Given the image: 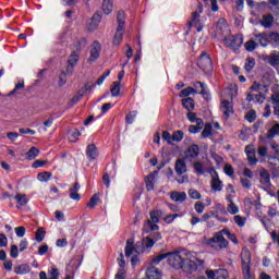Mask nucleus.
I'll return each mask as SVG.
<instances>
[{
	"label": "nucleus",
	"instance_id": "obj_62",
	"mask_svg": "<svg viewBox=\"0 0 279 279\" xmlns=\"http://www.w3.org/2000/svg\"><path fill=\"white\" fill-rule=\"evenodd\" d=\"M225 173L226 175H229V178H232V175H234V168H232L230 163H227L225 166Z\"/></svg>",
	"mask_w": 279,
	"mask_h": 279
},
{
	"label": "nucleus",
	"instance_id": "obj_9",
	"mask_svg": "<svg viewBox=\"0 0 279 279\" xmlns=\"http://www.w3.org/2000/svg\"><path fill=\"white\" fill-rule=\"evenodd\" d=\"M211 175V189L213 191L219 192L223 190V183L219 180V173L215 168L209 169Z\"/></svg>",
	"mask_w": 279,
	"mask_h": 279
},
{
	"label": "nucleus",
	"instance_id": "obj_52",
	"mask_svg": "<svg viewBox=\"0 0 279 279\" xmlns=\"http://www.w3.org/2000/svg\"><path fill=\"white\" fill-rule=\"evenodd\" d=\"M98 202H99V196H97V194H95L94 196H92V198L87 203V208H95L97 206Z\"/></svg>",
	"mask_w": 279,
	"mask_h": 279
},
{
	"label": "nucleus",
	"instance_id": "obj_2",
	"mask_svg": "<svg viewBox=\"0 0 279 279\" xmlns=\"http://www.w3.org/2000/svg\"><path fill=\"white\" fill-rule=\"evenodd\" d=\"M190 257L191 252L184 250L180 252L168 253V265L174 269H182Z\"/></svg>",
	"mask_w": 279,
	"mask_h": 279
},
{
	"label": "nucleus",
	"instance_id": "obj_14",
	"mask_svg": "<svg viewBox=\"0 0 279 279\" xmlns=\"http://www.w3.org/2000/svg\"><path fill=\"white\" fill-rule=\"evenodd\" d=\"M78 60H80V56L77 54V52L73 51L70 54V58L68 60V68H66L68 75H73V69L75 68V64H77Z\"/></svg>",
	"mask_w": 279,
	"mask_h": 279
},
{
	"label": "nucleus",
	"instance_id": "obj_25",
	"mask_svg": "<svg viewBox=\"0 0 279 279\" xmlns=\"http://www.w3.org/2000/svg\"><path fill=\"white\" fill-rule=\"evenodd\" d=\"M114 8V0H102V12L104 14H111Z\"/></svg>",
	"mask_w": 279,
	"mask_h": 279
},
{
	"label": "nucleus",
	"instance_id": "obj_39",
	"mask_svg": "<svg viewBox=\"0 0 279 279\" xmlns=\"http://www.w3.org/2000/svg\"><path fill=\"white\" fill-rule=\"evenodd\" d=\"M14 271L17 275L29 274V265H27V264L20 265L17 267H15Z\"/></svg>",
	"mask_w": 279,
	"mask_h": 279
},
{
	"label": "nucleus",
	"instance_id": "obj_37",
	"mask_svg": "<svg viewBox=\"0 0 279 279\" xmlns=\"http://www.w3.org/2000/svg\"><path fill=\"white\" fill-rule=\"evenodd\" d=\"M189 95H197V89L193 87H186L180 92L179 97H189Z\"/></svg>",
	"mask_w": 279,
	"mask_h": 279
},
{
	"label": "nucleus",
	"instance_id": "obj_41",
	"mask_svg": "<svg viewBox=\"0 0 279 279\" xmlns=\"http://www.w3.org/2000/svg\"><path fill=\"white\" fill-rule=\"evenodd\" d=\"M45 234H47V232L45 231L44 228H38L36 233H35V239L37 241V243H43V241H45Z\"/></svg>",
	"mask_w": 279,
	"mask_h": 279
},
{
	"label": "nucleus",
	"instance_id": "obj_60",
	"mask_svg": "<svg viewBox=\"0 0 279 279\" xmlns=\"http://www.w3.org/2000/svg\"><path fill=\"white\" fill-rule=\"evenodd\" d=\"M136 111H131L128 116H126V123H129V125H132L134 123V119H136Z\"/></svg>",
	"mask_w": 279,
	"mask_h": 279
},
{
	"label": "nucleus",
	"instance_id": "obj_11",
	"mask_svg": "<svg viewBox=\"0 0 279 279\" xmlns=\"http://www.w3.org/2000/svg\"><path fill=\"white\" fill-rule=\"evenodd\" d=\"M206 275L209 279H228L230 276L226 269L206 270Z\"/></svg>",
	"mask_w": 279,
	"mask_h": 279
},
{
	"label": "nucleus",
	"instance_id": "obj_31",
	"mask_svg": "<svg viewBox=\"0 0 279 279\" xmlns=\"http://www.w3.org/2000/svg\"><path fill=\"white\" fill-rule=\"evenodd\" d=\"M262 25L263 27H265V29H269V27L274 25V15H264L262 20Z\"/></svg>",
	"mask_w": 279,
	"mask_h": 279
},
{
	"label": "nucleus",
	"instance_id": "obj_49",
	"mask_svg": "<svg viewBox=\"0 0 279 279\" xmlns=\"http://www.w3.org/2000/svg\"><path fill=\"white\" fill-rule=\"evenodd\" d=\"M168 256H169L168 253L157 255L155 258H153L151 263L154 265H160V263H162V260H165V258H168Z\"/></svg>",
	"mask_w": 279,
	"mask_h": 279
},
{
	"label": "nucleus",
	"instance_id": "obj_19",
	"mask_svg": "<svg viewBox=\"0 0 279 279\" xmlns=\"http://www.w3.org/2000/svg\"><path fill=\"white\" fill-rule=\"evenodd\" d=\"M146 278L147 279H160V278H162V272H160V270L158 268L151 266L146 269Z\"/></svg>",
	"mask_w": 279,
	"mask_h": 279
},
{
	"label": "nucleus",
	"instance_id": "obj_5",
	"mask_svg": "<svg viewBox=\"0 0 279 279\" xmlns=\"http://www.w3.org/2000/svg\"><path fill=\"white\" fill-rule=\"evenodd\" d=\"M225 47L228 49H232V51H238L243 45V36L242 35H226L222 40Z\"/></svg>",
	"mask_w": 279,
	"mask_h": 279
},
{
	"label": "nucleus",
	"instance_id": "obj_20",
	"mask_svg": "<svg viewBox=\"0 0 279 279\" xmlns=\"http://www.w3.org/2000/svg\"><path fill=\"white\" fill-rule=\"evenodd\" d=\"M86 156L89 158V160H97L99 151L97 150V146H95V144L87 145Z\"/></svg>",
	"mask_w": 279,
	"mask_h": 279
},
{
	"label": "nucleus",
	"instance_id": "obj_46",
	"mask_svg": "<svg viewBox=\"0 0 279 279\" xmlns=\"http://www.w3.org/2000/svg\"><path fill=\"white\" fill-rule=\"evenodd\" d=\"M244 47H245L246 51L252 52L256 49V47H258V43L251 39V40L245 43Z\"/></svg>",
	"mask_w": 279,
	"mask_h": 279
},
{
	"label": "nucleus",
	"instance_id": "obj_22",
	"mask_svg": "<svg viewBox=\"0 0 279 279\" xmlns=\"http://www.w3.org/2000/svg\"><path fill=\"white\" fill-rule=\"evenodd\" d=\"M177 175H184L186 173V162L183 159H178L174 165Z\"/></svg>",
	"mask_w": 279,
	"mask_h": 279
},
{
	"label": "nucleus",
	"instance_id": "obj_3",
	"mask_svg": "<svg viewBox=\"0 0 279 279\" xmlns=\"http://www.w3.org/2000/svg\"><path fill=\"white\" fill-rule=\"evenodd\" d=\"M205 244L213 250H226L228 247V240L223 236V231H219L211 239L205 240Z\"/></svg>",
	"mask_w": 279,
	"mask_h": 279
},
{
	"label": "nucleus",
	"instance_id": "obj_42",
	"mask_svg": "<svg viewBox=\"0 0 279 279\" xmlns=\"http://www.w3.org/2000/svg\"><path fill=\"white\" fill-rule=\"evenodd\" d=\"M213 135V124L207 123L202 132V138H208V136Z\"/></svg>",
	"mask_w": 279,
	"mask_h": 279
},
{
	"label": "nucleus",
	"instance_id": "obj_61",
	"mask_svg": "<svg viewBox=\"0 0 279 279\" xmlns=\"http://www.w3.org/2000/svg\"><path fill=\"white\" fill-rule=\"evenodd\" d=\"M10 256L11 258H19V246L16 244L11 246Z\"/></svg>",
	"mask_w": 279,
	"mask_h": 279
},
{
	"label": "nucleus",
	"instance_id": "obj_12",
	"mask_svg": "<svg viewBox=\"0 0 279 279\" xmlns=\"http://www.w3.org/2000/svg\"><path fill=\"white\" fill-rule=\"evenodd\" d=\"M221 111L223 112L226 121H228L230 119V116L234 112V105L232 104V101L222 100Z\"/></svg>",
	"mask_w": 279,
	"mask_h": 279
},
{
	"label": "nucleus",
	"instance_id": "obj_36",
	"mask_svg": "<svg viewBox=\"0 0 279 279\" xmlns=\"http://www.w3.org/2000/svg\"><path fill=\"white\" fill-rule=\"evenodd\" d=\"M194 172L197 173V175H204L206 173V168H204V163L196 161L193 163Z\"/></svg>",
	"mask_w": 279,
	"mask_h": 279
},
{
	"label": "nucleus",
	"instance_id": "obj_21",
	"mask_svg": "<svg viewBox=\"0 0 279 279\" xmlns=\"http://www.w3.org/2000/svg\"><path fill=\"white\" fill-rule=\"evenodd\" d=\"M255 40L259 43L260 47H269V33L255 35Z\"/></svg>",
	"mask_w": 279,
	"mask_h": 279
},
{
	"label": "nucleus",
	"instance_id": "obj_23",
	"mask_svg": "<svg viewBox=\"0 0 279 279\" xmlns=\"http://www.w3.org/2000/svg\"><path fill=\"white\" fill-rule=\"evenodd\" d=\"M80 189V183H74L73 186L70 189V197L75 202H80V199L82 198L78 193Z\"/></svg>",
	"mask_w": 279,
	"mask_h": 279
},
{
	"label": "nucleus",
	"instance_id": "obj_53",
	"mask_svg": "<svg viewBox=\"0 0 279 279\" xmlns=\"http://www.w3.org/2000/svg\"><path fill=\"white\" fill-rule=\"evenodd\" d=\"M182 138H184V132L182 131H177L172 134V141H174V143H180Z\"/></svg>",
	"mask_w": 279,
	"mask_h": 279
},
{
	"label": "nucleus",
	"instance_id": "obj_57",
	"mask_svg": "<svg viewBox=\"0 0 279 279\" xmlns=\"http://www.w3.org/2000/svg\"><path fill=\"white\" fill-rule=\"evenodd\" d=\"M206 208V205H204V203L202 202H197L195 205H194V210L198 214V215H202V213H204V209Z\"/></svg>",
	"mask_w": 279,
	"mask_h": 279
},
{
	"label": "nucleus",
	"instance_id": "obj_63",
	"mask_svg": "<svg viewBox=\"0 0 279 279\" xmlns=\"http://www.w3.org/2000/svg\"><path fill=\"white\" fill-rule=\"evenodd\" d=\"M245 119L248 120L250 123H254V121H256V112L248 111L245 116Z\"/></svg>",
	"mask_w": 279,
	"mask_h": 279
},
{
	"label": "nucleus",
	"instance_id": "obj_43",
	"mask_svg": "<svg viewBox=\"0 0 279 279\" xmlns=\"http://www.w3.org/2000/svg\"><path fill=\"white\" fill-rule=\"evenodd\" d=\"M154 174H148L145 179L146 182V190L147 191H154Z\"/></svg>",
	"mask_w": 279,
	"mask_h": 279
},
{
	"label": "nucleus",
	"instance_id": "obj_24",
	"mask_svg": "<svg viewBox=\"0 0 279 279\" xmlns=\"http://www.w3.org/2000/svg\"><path fill=\"white\" fill-rule=\"evenodd\" d=\"M14 199L17 202V208H23V206H27L29 204V198L25 194H16Z\"/></svg>",
	"mask_w": 279,
	"mask_h": 279
},
{
	"label": "nucleus",
	"instance_id": "obj_18",
	"mask_svg": "<svg viewBox=\"0 0 279 279\" xmlns=\"http://www.w3.org/2000/svg\"><path fill=\"white\" fill-rule=\"evenodd\" d=\"M259 182L263 184V186H271V175H269V172L265 169L260 170L259 172Z\"/></svg>",
	"mask_w": 279,
	"mask_h": 279
},
{
	"label": "nucleus",
	"instance_id": "obj_44",
	"mask_svg": "<svg viewBox=\"0 0 279 279\" xmlns=\"http://www.w3.org/2000/svg\"><path fill=\"white\" fill-rule=\"evenodd\" d=\"M37 180L39 182H49V180H51V172H40L37 175Z\"/></svg>",
	"mask_w": 279,
	"mask_h": 279
},
{
	"label": "nucleus",
	"instance_id": "obj_16",
	"mask_svg": "<svg viewBox=\"0 0 279 279\" xmlns=\"http://www.w3.org/2000/svg\"><path fill=\"white\" fill-rule=\"evenodd\" d=\"M99 23H101V14L95 13L89 20V23L87 24V29L89 32H95V29L99 27Z\"/></svg>",
	"mask_w": 279,
	"mask_h": 279
},
{
	"label": "nucleus",
	"instance_id": "obj_45",
	"mask_svg": "<svg viewBox=\"0 0 279 279\" xmlns=\"http://www.w3.org/2000/svg\"><path fill=\"white\" fill-rule=\"evenodd\" d=\"M120 93H121V82H114L113 87L111 88V95L113 97H119Z\"/></svg>",
	"mask_w": 279,
	"mask_h": 279
},
{
	"label": "nucleus",
	"instance_id": "obj_56",
	"mask_svg": "<svg viewBox=\"0 0 279 279\" xmlns=\"http://www.w3.org/2000/svg\"><path fill=\"white\" fill-rule=\"evenodd\" d=\"M189 196L192 198V199H202V194H199V192L197 190H189Z\"/></svg>",
	"mask_w": 279,
	"mask_h": 279
},
{
	"label": "nucleus",
	"instance_id": "obj_40",
	"mask_svg": "<svg viewBox=\"0 0 279 279\" xmlns=\"http://www.w3.org/2000/svg\"><path fill=\"white\" fill-rule=\"evenodd\" d=\"M38 154H40V150L36 147H32L27 153H26V158L27 160H34L37 158Z\"/></svg>",
	"mask_w": 279,
	"mask_h": 279
},
{
	"label": "nucleus",
	"instance_id": "obj_34",
	"mask_svg": "<svg viewBox=\"0 0 279 279\" xmlns=\"http://www.w3.org/2000/svg\"><path fill=\"white\" fill-rule=\"evenodd\" d=\"M269 45L272 47H279V34L278 33H268Z\"/></svg>",
	"mask_w": 279,
	"mask_h": 279
},
{
	"label": "nucleus",
	"instance_id": "obj_32",
	"mask_svg": "<svg viewBox=\"0 0 279 279\" xmlns=\"http://www.w3.org/2000/svg\"><path fill=\"white\" fill-rule=\"evenodd\" d=\"M80 136H82V133L80 132V130L74 129L69 131L70 143H77Z\"/></svg>",
	"mask_w": 279,
	"mask_h": 279
},
{
	"label": "nucleus",
	"instance_id": "obj_13",
	"mask_svg": "<svg viewBox=\"0 0 279 279\" xmlns=\"http://www.w3.org/2000/svg\"><path fill=\"white\" fill-rule=\"evenodd\" d=\"M245 154L247 156V161L251 167H254L258 163V159H256V150L254 149V145H248L245 147Z\"/></svg>",
	"mask_w": 279,
	"mask_h": 279
},
{
	"label": "nucleus",
	"instance_id": "obj_1",
	"mask_svg": "<svg viewBox=\"0 0 279 279\" xmlns=\"http://www.w3.org/2000/svg\"><path fill=\"white\" fill-rule=\"evenodd\" d=\"M154 240L151 238H144L134 246V239H129L125 245V256L130 258L132 254H149V250L154 247Z\"/></svg>",
	"mask_w": 279,
	"mask_h": 279
},
{
	"label": "nucleus",
	"instance_id": "obj_59",
	"mask_svg": "<svg viewBox=\"0 0 279 279\" xmlns=\"http://www.w3.org/2000/svg\"><path fill=\"white\" fill-rule=\"evenodd\" d=\"M161 136L163 141H166L169 145H171V142L173 141V135H171L169 131H163Z\"/></svg>",
	"mask_w": 279,
	"mask_h": 279
},
{
	"label": "nucleus",
	"instance_id": "obj_15",
	"mask_svg": "<svg viewBox=\"0 0 279 279\" xmlns=\"http://www.w3.org/2000/svg\"><path fill=\"white\" fill-rule=\"evenodd\" d=\"M101 53V44L99 41H94L90 49V57L88 59L89 62H95L97 58H99Z\"/></svg>",
	"mask_w": 279,
	"mask_h": 279
},
{
	"label": "nucleus",
	"instance_id": "obj_47",
	"mask_svg": "<svg viewBox=\"0 0 279 279\" xmlns=\"http://www.w3.org/2000/svg\"><path fill=\"white\" fill-rule=\"evenodd\" d=\"M222 234H223V236H227V239H230V241H232V243H234L235 245H236V243H239L236 235L232 234L229 230L223 229Z\"/></svg>",
	"mask_w": 279,
	"mask_h": 279
},
{
	"label": "nucleus",
	"instance_id": "obj_26",
	"mask_svg": "<svg viewBox=\"0 0 279 279\" xmlns=\"http://www.w3.org/2000/svg\"><path fill=\"white\" fill-rule=\"evenodd\" d=\"M52 125H53V118H49L43 124H37L38 132L40 134H45V132H47V130H49V128H51Z\"/></svg>",
	"mask_w": 279,
	"mask_h": 279
},
{
	"label": "nucleus",
	"instance_id": "obj_48",
	"mask_svg": "<svg viewBox=\"0 0 279 279\" xmlns=\"http://www.w3.org/2000/svg\"><path fill=\"white\" fill-rule=\"evenodd\" d=\"M233 221L234 223H236V226H239V228H243V226H245V221H247V219L245 217H241L239 215L233 217Z\"/></svg>",
	"mask_w": 279,
	"mask_h": 279
},
{
	"label": "nucleus",
	"instance_id": "obj_17",
	"mask_svg": "<svg viewBox=\"0 0 279 279\" xmlns=\"http://www.w3.org/2000/svg\"><path fill=\"white\" fill-rule=\"evenodd\" d=\"M193 86L194 90H199L201 88V95L204 97V99H206V101H210V93L207 92L206 84L202 82H195Z\"/></svg>",
	"mask_w": 279,
	"mask_h": 279
},
{
	"label": "nucleus",
	"instance_id": "obj_50",
	"mask_svg": "<svg viewBox=\"0 0 279 279\" xmlns=\"http://www.w3.org/2000/svg\"><path fill=\"white\" fill-rule=\"evenodd\" d=\"M279 134V124H275L267 134V138H274V136Z\"/></svg>",
	"mask_w": 279,
	"mask_h": 279
},
{
	"label": "nucleus",
	"instance_id": "obj_4",
	"mask_svg": "<svg viewBox=\"0 0 279 279\" xmlns=\"http://www.w3.org/2000/svg\"><path fill=\"white\" fill-rule=\"evenodd\" d=\"M118 27L116 34L113 36V45H121V40H123L124 27H125V12L119 11L117 15Z\"/></svg>",
	"mask_w": 279,
	"mask_h": 279
},
{
	"label": "nucleus",
	"instance_id": "obj_54",
	"mask_svg": "<svg viewBox=\"0 0 279 279\" xmlns=\"http://www.w3.org/2000/svg\"><path fill=\"white\" fill-rule=\"evenodd\" d=\"M254 66H256V61H254L252 58H248L244 65L245 71L250 72L252 69H254Z\"/></svg>",
	"mask_w": 279,
	"mask_h": 279
},
{
	"label": "nucleus",
	"instance_id": "obj_29",
	"mask_svg": "<svg viewBox=\"0 0 279 279\" xmlns=\"http://www.w3.org/2000/svg\"><path fill=\"white\" fill-rule=\"evenodd\" d=\"M182 105L187 110V112H192V110H195V100L193 98L187 97L182 100Z\"/></svg>",
	"mask_w": 279,
	"mask_h": 279
},
{
	"label": "nucleus",
	"instance_id": "obj_8",
	"mask_svg": "<svg viewBox=\"0 0 279 279\" xmlns=\"http://www.w3.org/2000/svg\"><path fill=\"white\" fill-rule=\"evenodd\" d=\"M158 221H160V211L154 210L150 213V220H147L144 225V230L146 232H149L151 230L153 232L158 230Z\"/></svg>",
	"mask_w": 279,
	"mask_h": 279
},
{
	"label": "nucleus",
	"instance_id": "obj_30",
	"mask_svg": "<svg viewBox=\"0 0 279 279\" xmlns=\"http://www.w3.org/2000/svg\"><path fill=\"white\" fill-rule=\"evenodd\" d=\"M186 156H187L189 158H197V157L199 156V146H197V145H191V146L187 148Z\"/></svg>",
	"mask_w": 279,
	"mask_h": 279
},
{
	"label": "nucleus",
	"instance_id": "obj_27",
	"mask_svg": "<svg viewBox=\"0 0 279 279\" xmlns=\"http://www.w3.org/2000/svg\"><path fill=\"white\" fill-rule=\"evenodd\" d=\"M202 128H204V121L202 119L196 120V124L190 125L189 132L191 134H199L202 132Z\"/></svg>",
	"mask_w": 279,
	"mask_h": 279
},
{
	"label": "nucleus",
	"instance_id": "obj_55",
	"mask_svg": "<svg viewBox=\"0 0 279 279\" xmlns=\"http://www.w3.org/2000/svg\"><path fill=\"white\" fill-rule=\"evenodd\" d=\"M61 3L65 8H73V5H77V3H80V0H61Z\"/></svg>",
	"mask_w": 279,
	"mask_h": 279
},
{
	"label": "nucleus",
	"instance_id": "obj_28",
	"mask_svg": "<svg viewBox=\"0 0 279 279\" xmlns=\"http://www.w3.org/2000/svg\"><path fill=\"white\" fill-rule=\"evenodd\" d=\"M170 198L172 202H186V194L184 192H172Z\"/></svg>",
	"mask_w": 279,
	"mask_h": 279
},
{
	"label": "nucleus",
	"instance_id": "obj_10",
	"mask_svg": "<svg viewBox=\"0 0 279 279\" xmlns=\"http://www.w3.org/2000/svg\"><path fill=\"white\" fill-rule=\"evenodd\" d=\"M202 12H204V4H202V2H198V10L194 11L192 13L191 20L189 22V24L191 25V27H197V25H201V14Z\"/></svg>",
	"mask_w": 279,
	"mask_h": 279
},
{
	"label": "nucleus",
	"instance_id": "obj_51",
	"mask_svg": "<svg viewBox=\"0 0 279 279\" xmlns=\"http://www.w3.org/2000/svg\"><path fill=\"white\" fill-rule=\"evenodd\" d=\"M227 211L230 214V215H238L239 213V206H236V204L234 203H231L227 206Z\"/></svg>",
	"mask_w": 279,
	"mask_h": 279
},
{
	"label": "nucleus",
	"instance_id": "obj_58",
	"mask_svg": "<svg viewBox=\"0 0 279 279\" xmlns=\"http://www.w3.org/2000/svg\"><path fill=\"white\" fill-rule=\"evenodd\" d=\"M180 215L178 214H170L163 218L165 223H173V220L178 219Z\"/></svg>",
	"mask_w": 279,
	"mask_h": 279
},
{
	"label": "nucleus",
	"instance_id": "obj_6",
	"mask_svg": "<svg viewBox=\"0 0 279 279\" xmlns=\"http://www.w3.org/2000/svg\"><path fill=\"white\" fill-rule=\"evenodd\" d=\"M241 260H242V275L252 274V253L250 250L244 247L241 252Z\"/></svg>",
	"mask_w": 279,
	"mask_h": 279
},
{
	"label": "nucleus",
	"instance_id": "obj_7",
	"mask_svg": "<svg viewBox=\"0 0 279 279\" xmlns=\"http://www.w3.org/2000/svg\"><path fill=\"white\" fill-rule=\"evenodd\" d=\"M197 66H199L204 73H210L213 71V60L210 56L206 52H202L197 60Z\"/></svg>",
	"mask_w": 279,
	"mask_h": 279
},
{
	"label": "nucleus",
	"instance_id": "obj_33",
	"mask_svg": "<svg viewBox=\"0 0 279 279\" xmlns=\"http://www.w3.org/2000/svg\"><path fill=\"white\" fill-rule=\"evenodd\" d=\"M268 64H270V66L279 65V52H272L268 56Z\"/></svg>",
	"mask_w": 279,
	"mask_h": 279
},
{
	"label": "nucleus",
	"instance_id": "obj_38",
	"mask_svg": "<svg viewBox=\"0 0 279 279\" xmlns=\"http://www.w3.org/2000/svg\"><path fill=\"white\" fill-rule=\"evenodd\" d=\"M267 7L269 8V10H271V12H274V14H278L279 0H269V2L267 3Z\"/></svg>",
	"mask_w": 279,
	"mask_h": 279
},
{
	"label": "nucleus",
	"instance_id": "obj_64",
	"mask_svg": "<svg viewBox=\"0 0 279 279\" xmlns=\"http://www.w3.org/2000/svg\"><path fill=\"white\" fill-rule=\"evenodd\" d=\"M271 104L274 108L279 107V94H274L271 96Z\"/></svg>",
	"mask_w": 279,
	"mask_h": 279
},
{
	"label": "nucleus",
	"instance_id": "obj_35",
	"mask_svg": "<svg viewBox=\"0 0 279 279\" xmlns=\"http://www.w3.org/2000/svg\"><path fill=\"white\" fill-rule=\"evenodd\" d=\"M217 29L223 32L225 34H230V28H228V23L225 19H220L217 23Z\"/></svg>",
	"mask_w": 279,
	"mask_h": 279
}]
</instances>
